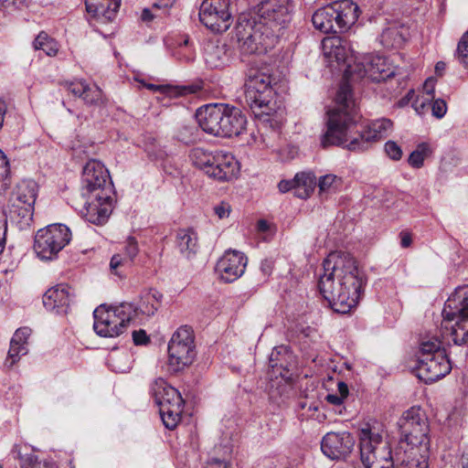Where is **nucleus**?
Instances as JSON below:
<instances>
[{
    "label": "nucleus",
    "instance_id": "f257e3e1",
    "mask_svg": "<svg viewBox=\"0 0 468 468\" xmlns=\"http://www.w3.org/2000/svg\"><path fill=\"white\" fill-rule=\"evenodd\" d=\"M392 73L386 69V60L380 56L365 55L360 61L347 67L335 96V107L327 112L326 132L323 134V144H339L347 140V131L357 114V104L354 98L350 81L368 78L379 82Z\"/></svg>",
    "mask_w": 468,
    "mask_h": 468
},
{
    "label": "nucleus",
    "instance_id": "f03ea898",
    "mask_svg": "<svg viewBox=\"0 0 468 468\" xmlns=\"http://www.w3.org/2000/svg\"><path fill=\"white\" fill-rule=\"evenodd\" d=\"M318 288L334 312L347 314L363 293L367 279L349 253L332 252L324 261Z\"/></svg>",
    "mask_w": 468,
    "mask_h": 468
},
{
    "label": "nucleus",
    "instance_id": "7ed1b4c3",
    "mask_svg": "<svg viewBox=\"0 0 468 468\" xmlns=\"http://www.w3.org/2000/svg\"><path fill=\"white\" fill-rule=\"evenodd\" d=\"M197 119L205 133L218 137L239 135L247 123L242 112L228 104H208L201 107L197 112Z\"/></svg>",
    "mask_w": 468,
    "mask_h": 468
},
{
    "label": "nucleus",
    "instance_id": "20e7f679",
    "mask_svg": "<svg viewBox=\"0 0 468 468\" xmlns=\"http://www.w3.org/2000/svg\"><path fill=\"white\" fill-rule=\"evenodd\" d=\"M382 425L366 423L358 431L360 459L365 468H395L394 453L384 441Z\"/></svg>",
    "mask_w": 468,
    "mask_h": 468
},
{
    "label": "nucleus",
    "instance_id": "39448f33",
    "mask_svg": "<svg viewBox=\"0 0 468 468\" xmlns=\"http://www.w3.org/2000/svg\"><path fill=\"white\" fill-rule=\"evenodd\" d=\"M235 37L241 55L261 54L273 45V29L257 17L242 14L235 27Z\"/></svg>",
    "mask_w": 468,
    "mask_h": 468
},
{
    "label": "nucleus",
    "instance_id": "423d86ee",
    "mask_svg": "<svg viewBox=\"0 0 468 468\" xmlns=\"http://www.w3.org/2000/svg\"><path fill=\"white\" fill-rule=\"evenodd\" d=\"M271 76L268 70L250 68L245 81V101L254 115L271 122L274 111L272 106Z\"/></svg>",
    "mask_w": 468,
    "mask_h": 468
},
{
    "label": "nucleus",
    "instance_id": "0eeeda50",
    "mask_svg": "<svg viewBox=\"0 0 468 468\" xmlns=\"http://www.w3.org/2000/svg\"><path fill=\"white\" fill-rule=\"evenodd\" d=\"M193 165L203 170L209 177L218 181H229L239 173V163L225 152H209L202 147L193 148L189 153Z\"/></svg>",
    "mask_w": 468,
    "mask_h": 468
},
{
    "label": "nucleus",
    "instance_id": "6e6552de",
    "mask_svg": "<svg viewBox=\"0 0 468 468\" xmlns=\"http://www.w3.org/2000/svg\"><path fill=\"white\" fill-rule=\"evenodd\" d=\"M398 424L400 440L396 449L418 450L421 452H427L430 443L428 437L429 425L420 408L412 407L406 410Z\"/></svg>",
    "mask_w": 468,
    "mask_h": 468
},
{
    "label": "nucleus",
    "instance_id": "1a4fd4ad",
    "mask_svg": "<svg viewBox=\"0 0 468 468\" xmlns=\"http://www.w3.org/2000/svg\"><path fill=\"white\" fill-rule=\"evenodd\" d=\"M169 367L175 372L183 370L194 362L197 351L190 327L182 326L172 335L168 344Z\"/></svg>",
    "mask_w": 468,
    "mask_h": 468
},
{
    "label": "nucleus",
    "instance_id": "9d476101",
    "mask_svg": "<svg viewBox=\"0 0 468 468\" xmlns=\"http://www.w3.org/2000/svg\"><path fill=\"white\" fill-rule=\"evenodd\" d=\"M69 229L52 224L39 229L35 236L34 250L41 260H52L70 241Z\"/></svg>",
    "mask_w": 468,
    "mask_h": 468
},
{
    "label": "nucleus",
    "instance_id": "9b49d317",
    "mask_svg": "<svg viewBox=\"0 0 468 468\" xmlns=\"http://www.w3.org/2000/svg\"><path fill=\"white\" fill-rule=\"evenodd\" d=\"M234 7V0H204L199 8V20L212 32H225L232 24Z\"/></svg>",
    "mask_w": 468,
    "mask_h": 468
},
{
    "label": "nucleus",
    "instance_id": "f8f14e48",
    "mask_svg": "<svg viewBox=\"0 0 468 468\" xmlns=\"http://www.w3.org/2000/svg\"><path fill=\"white\" fill-rule=\"evenodd\" d=\"M125 306L106 308L100 305L93 312V328L97 335L103 337H115L127 328L131 316L124 311Z\"/></svg>",
    "mask_w": 468,
    "mask_h": 468
},
{
    "label": "nucleus",
    "instance_id": "ddd939ff",
    "mask_svg": "<svg viewBox=\"0 0 468 468\" xmlns=\"http://www.w3.org/2000/svg\"><path fill=\"white\" fill-rule=\"evenodd\" d=\"M112 192L109 171L101 162L89 161L82 172V196L93 194L96 198L108 200Z\"/></svg>",
    "mask_w": 468,
    "mask_h": 468
},
{
    "label": "nucleus",
    "instance_id": "4468645a",
    "mask_svg": "<svg viewBox=\"0 0 468 468\" xmlns=\"http://www.w3.org/2000/svg\"><path fill=\"white\" fill-rule=\"evenodd\" d=\"M358 116V113L354 119V122L350 125L346 138L345 142L339 144L338 145H342L348 142L347 148L351 151H364L369 147V144L373 142H377L383 138L388 137L392 130L393 123L389 119H381L373 122L367 128V130L364 131L358 137H355L353 139L350 138L349 133L350 129L356 123V119ZM321 145L325 148L329 145H334L333 144H329L327 145L323 144V138L321 139Z\"/></svg>",
    "mask_w": 468,
    "mask_h": 468
},
{
    "label": "nucleus",
    "instance_id": "2eb2a0df",
    "mask_svg": "<svg viewBox=\"0 0 468 468\" xmlns=\"http://www.w3.org/2000/svg\"><path fill=\"white\" fill-rule=\"evenodd\" d=\"M452 350L438 352L433 356H419L418 377L425 383H431L445 377L452 369L450 356Z\"/></svg>",
    "mask_w": 468,
    "mask_h": 468
},
{
    "label": "nucleus",
    "instance_id": "dca6fc26",
    "mask_svg": "<svg viewBox=\"0 0 468 468\" xmlns=\"http://www.w3.org/2000/svg\"><path fill=\"white\" fill-rule=\"evenodd\" d=\"M292 5L290 0H263L257 6L253 17L262 21L271 28L283 27L291 21Z\"/></svg>",
    "mask_w": 468,
    "mask_h": 468
},
{
    "label": "nucleus",
    "instance_id": "f3484780",
    "mask_svg": "<svg viewBox=\"0 0 468 468\" xmlns=\"http://www.w3.org/2000/svg\"><path fill=\"white\" fill-rule=\"evenodd\" d=\"M355 439L351 433L328 432L321 441V450L323 453L331 460H344L353 451Z\"/></svg>",
    "mask_w": 468,
    "mask_h": 468
},
{
    "label": "nucleus",
    "instance_id": "a211bd4d",
    "mask_svg": "<svg viewBox=\"0 0 468 468\" xmlns=\"http://www.w3.org/2000/svg\"><path fill=\"white\" fill-rule=\"evenodd\" d=\"M248 259L244 253L236 250H227L218 260L216 270L226 282L239 279L245 271Z\"/></svg>",
    "mask_w": 468,
    "mask_h": 468
},
{
    "label": "nucleus",
    "instance_id": "6ab92c4d",
    "mask_svg": "<svg viewBox=\"0 0 468 468\" xmlns=\"http://www.w3.org/2000/svg\"><path fill=\"white\" fill-rule=\"evenodd\" d=\"M441 314L443 323L468 321V291L457 289L445 302Z\"/></svg>",
    "mask_w": 468,
    "mask_h": 468
},
{
    "label": "nucleus",
    "instance_id": "aec40b11",
    "mask_svg": "<svg viewBox=\"0 0 468 468\" xmlns=\"http://www.w3.org/2000/svg\"><path fill=\"white\" fill-rule=\"evenodd\" d=\"M84 197L87 200L80 210L81 216L92 224H104L112 211V197H110L108 200L99 199L93 194H86Z\"/></svg>",
    "mask_w": 468,
    "mask_h": 468
},
{
    "label": "nucleus",
    "instance_id": "412c9836",
    "mask_svg": "<svg viewBox=\"0 0 468 468\" xmlns=\"http://www.w3.org/2000/svg\"><path fill=\"white\" fill-rule=\"evenodd\" d=\"M337 32L348 30L358 19L359 6L351 0H340L331 4Z\"/></svg>",
    "mask_w": 468,
    "mask_h": 468
},
{
    "label": "nucleus",
    "instance_id": "4be33fe9",
    "mask_svg": "<svg viewBox=\"0 0 468 468\" xmlns=\"http://www.w3.org/2000/svg\"><path fill=\"white\" fill-rule=\"evenodd\" d=\"M71 301L69 288L65 284L50 288L43 295L46 309L59 315L68 314Z\"/></svg>",
    "mask_w": 468,
    "mask_h": 468
},
{
    "label": "nucleus",
    "instance_id": "5701e85b",
    "mask_svg": "<svg viewBox=\"0 0 468 468\" xmlns=\"http://www.w3.org/2000/svg\"><path fill=\"white\" fill-rule=\"evenodd\" d=\"M121 0H85L87 12L91 16L96 24L112 22L117 15Z\"/></svg>",
    "mask_w": 468,
    "mask_h": 468
},
{
    "label": "nucleus",
    "instance_id": "b1692460",
    "mask_svg": "<svg viewBox=\"0 0 468 468\" xmlns=\"http://www.w3.org/2000/svg\"><path fill=\"white\" fill-rule=\"evenodd\" d=\"M315 185V177L313 174L298 173L292 180H282L278 187L282 193L292 190L295 197L305 199L313 193Z\"/></svg>",
    "mask_w": 468,
    "mask_h": 468
},
{
    "label": "nucleus",
    "instance_id": "393cba45",
    "mask_svg": "<svg viewBox=\"0 0 468 468\" xmlns=\"http://www.w3.org/2000/svg\"><path fill=\"white\" fill-rule=\"evenodd\" d=\"M270 367L283 379H291L290 371L295 367V358L287 346L274 347L270 355Z\"/></svg>",
    "mask_w": 468,
    "mask_h": 468
},
{
    "label": "nucleus",
    "instance_id": "a878e982",
    "mask_svg": "<svg viewBox=\"0 0 468 468\" xmlns=\"http://www.w3.org/2000/svg\"><path fill=\"white\" fill-rule=\"evenodd\" d=\"M152 394L159 409L184 404V400L178 390L168 385L163 378H157L154 381L152 385Z\"/></svg>",
    "mask_w": 468,
    "mask_h": 468
},
{
    "label": "nucleus",
    "instance_id": "bb28decb",
    "mask_svg": "<svg viewBox=\"0 0 468 468\" xmlns=\"http://www.w3.org/2000/svg\"><path fill=\"white\" fill-rule=\"evenodd\" d=\"M324 57L336 62H347L351 57V49L346 39L340 37H326L322 41Z\"/></svg>",
    "mask_w": 468,
    "mask_h": 468
},
{
    "label": "nucleus",
    "instance_id": "cd10ccee",
    "mask_svg": "<svg viewBox=\"0 0 468 468\" xmlns=\"http://www.w3.org/2000/svg\"><path fill=\"white\" fill-rule=\"evenodd\" d=\"M441 324L442 338L448 345L447 350H452L451 342L454 346H461L468 343V321H456L454 324Z\"/></svg>",
    "mask_w": 468,
    "mask_h": 468
},
{
    "label": "nucleus",
    "instance_id": "c85d7f7f",
    "mask_svg": "<svg viewBox=\"0 0 468 468\" xmlns=\"http://www.w3.org/2000/svg\"><path fill=\"white\" fill-rule=\"evenodd\" d=\"M393 453L395 468H428L426 452L395 449Z\"/></svg>",
    "mask_w": 468,
    "mask_h": 468
},
{
    "label": "nucleus",
    "instance_id": "c756f323",
    "mask_svg": "<svg viewBox=\"0 0 468 468\" xmlns=\"http://www.w3.org/2000/svg\"><path fill=\"white\" fill-rule=\"evenodd\" d=\"M37 192L38 186L36 181L30 179L22 180L16 185L11 202L22 205H35Z\"/></svg>",
    "mask_w": 468,
    "mask_h": 468
},
{
    "label": "nucleus",
    "instance_id": "7c9ffc66",
    "mask_svg": "<svg viewBox=\"0 0 468 468\" xmlns=\"http://www.w3.org/2000/svg\"><path fill=\"white\" fill-rule=\"evenodd\" d=\"M314 27L324 33H337L334 11L331 5L314 12L312 17Z\"/></svg>",
    "mask_w": 468,
    "mask_h": 468
},
{
    "label": "nucleus",
    "instance_id": "2f4dec72",
    "mask_svg": "<svg viewBox=\"0 0 468 468\" xmlns=\"http://www.w3.org/2000/svg\"><path fill=\"white\" fill-rule=\"evenodd\" d=\"M11 220L19 229H26L30 227L33 221L34 205H22L11 202Z\"/></svg>",
    "mask_w": 468,
    "mask_h": 468
},
{
    "label": "nucleus",
    "instance_id": "473e14b6",
    "mask_svg": "<svg viewBox=\"0 0 468 468\" xmlns=\"http://www.w3.org/2000/svg\"><path fill=\"white\" fill-rule=\"evenodd\" d=\"M176 245L186 258L195 255L197 250V237L192 229H180L176 234Z\"/></svg>",
    "mask_w": 468,
    "mask_h": 468
},
{
    "label": "nucleus",
    "instance_id": "72a5a7b5",
    "mask_svg": "<svg viewBox=\"0 0 468 468\" xmlns=\"http://www.w3.org/2000/svg\"><path fill=\"white\" fill-rule=\"evenodd\" d=\"M405 28L396 25L387 27L380 36L381 44L388 48H400L405 41Z\"/></svg>",
    "mask_w": 468,
    "mask_h": 468
},
{
    "label": "nucleus",
    "instance_id": "f704fd0d",
    "mask_svg": "<svg viewBox=\"0 0 468 468\" xmlns=\"http://www.w3.org/2000/svg\"><path fill=\"white\" fill-rule=\"evenodd\" d=\"M144 87L153 91H160L170 97L186 96L187 94H193L200 90V87L196 85L187 86H171V85H155L146 84L142 81Z\"/></svg>",
    "mask_w": 468,
    "mask_h": 468
},
{
    "label": "nucleus",
    "instance_id": "c9c22d12",
    "mask_svg": "<svg viewBox=\"0 0 468 468\" xmlns=\"http://www.w3.org/2000/svg\"><path fill=\"white\" fill-rule=\"evenodd\" d=\"M206 63L210 68L221 67L227 58L226 48L214 43H208L204 49Z\"/></svg>",
    "mask_w": 468,
    "mask_h": 468
},
{
    "label": "nucleus",
    "instance_id": "e433bc0d",
    "mask_svg": "<svg viewBox=\"0 0 468 468\" xmlns=\"http://www.w3.org/2000/svg\"><path fill=\"white\" fill-rule=\"evenodd\" d=\"M183 409L184 404L159 409L160 417L167 429L174 430L177 426L181 420Z\"/></svg>",
    "mask_w": 468,
    "mask_h": 468
},
{
    "label": "nucleus",
    "instance_id": "4c0bfd02",
    "mask_svg": "<svg viewBox=\"0 0 468 468\" xmlns=\"http://www.w3.org/2000/svg\"><path fill=\"white\" fill-rule=\"evenodd\" d=\"M35 50H42L47 56L54 57L58 51L57 41L46 32L41 31L33 41Z\"/></svg>",
    "mask_w": 468,
    "mask_h": 468
},
{
    "label": "nucleus",
    "instance_id": "58836bf2",
    "mask_svg": "<svg viewBox=\"0 0 468 468\" xmlns=\"http://www.w3.org/2000/svg\"><path fill=\"white\" fill-rule=\"evenodd\" d=\"M431 150L427 143L420 144L417 148L410 154L408 163L413 168L423 166L424 160L430 156Z\"/></svg>",
    "mask_w": 468,
    "mask_h": 468
},
{
    "label": "nucleus",
    "instance_id": "ea45409f",
    "mask_svg": "<svg viewBox=\"0 0 468 468\" xmlns=\"http://www.w3.org/2000/svg\"><path fill=\"white\" fill-rule=\"evenodd\" d=\"M81 99L88 105L101 107L106 103L103 92L97 85L90 86L87 84Z\"/></svg>",
    "mask_w": 468,
    "mask_h": 468
},
{
    "label": "nucleus",
    "instance_id": "a19ab883",
    "mask_svg": "<svg viewBox=\"0 0 468 468\" xmlns=\"http://www.w3.org/2000/svg\"><path fill=\"white\" fill-rule=\"evenodd\" d=\"M12 184L9 162L2 150H0V195L5 194Z\"/></svg>",
    "mask_w": 468,
    "mask_h": 468
},
{
    "label": "nucleus",
    "instance_id": "79ce46f5",
    "mask_svg": "<svg viewBox=\"0 0 468 468\" xmlns=\"http://www.w3.org/2000/svg\"><path fill=\"white\" fill-rule=\"evenodd\" d=\"M132 266L131 260H127L122 254H114L110 261V270L112 273L120 278L126 275V271Z\"/></svg>",
    "mask_w": 468,
    "mask_h": 468
},
{
    "label": "nucleus",
    "instance_id": "37998d69",
    "mask_svg": "<svg viewBox=\"0 0 468 468\" xmlns=\"http://www.w3.org/2000/svg\"><path fill=\"white\" fill-rule=\"evenodd\" d=\"M27 353V346H22L17 342L15 344L13 343V339H11L5 366L7 367H12L14 364L19 360L20 356L26 355Z\"/></svg>",
    "mask_w": 468,
    "mask_h": 468
},
{
    "label": "nucleus",
    "instance_id": "c03bdc74",
    "mask_svg": "<svg viewBox=\"0 0 468 468\" xmlns=\"http://www.w3.org/2000/svg\"><path fill=\"white\" fill-rule=\"evenodd\" d=\"M455 58L465 69H468V30L461 37Z\"/></svg>",
    "mask_w": 468,
    "mask_h": 468
},
{
    "label": "nucleus",
    "instance_id": "a18cd8bd",
    "mask_svg": "<svg viewBox=\"0 0 468 468\" xmlns=\"http://www.w3.org/2000/svg\"><path fill=\"white\" fill-rule=\"evenodd\" d=\"M342 184L340 177L328 174L320 177L318 186L321 192L336 189Z\"/></svg>",
    "mask_w": 468,
    "mask_h": 468
},
{
    "label": "nucleus",
    "instance_id": "49530a36",
    "mask_svg": "<svg viewBox=\"0 0 468 468\" xmlns=\"http://www.w3.org/2000/svg\"><path fill=\"white\" fill-rule=\"evenodd\" d=\"M441 343L437 340L422 342L420 356H433V355L438 352H448L444 346L441 347Z\"/></svg>",
    "mask_w": 468,
    "mask_h": 468
},
{
    "label": "nucleus",
    "instance_id": "de8ad7c7",
    "mask_svg": "<svg viewBox=\"0 0 468 468\" xmlns=\"http://www.w3.org/2000/svg\"><path fill=\"white\" fill-rule=\"evenodd\" d=\"M87 84L88 83L84 80H75V81H71V82H66L65 88L73 96L82 98V95L85 91Z\"/></svg>",
    "mask_w": 468,
    "mask_h": 468
},
{
    "label": "nucleus",
    "instance_id": "09e8293b",
    "mask_svg": "<svg viewBox=\"0 0 468 468\" xmlns=\"http://www.w3.org/2000/svg\"><path fill=\"white\" fill-rule=\"evenodd\" d=\"M385 152L388 156L394 161H399L402 157V150L394 141H388L385 144Z\"/></svg>",
    "mask_w": 468,
    "mask_h": 468
},
{
    "label": "nucleus",
    "instance_id": "8fccbe9b",
    "mask_svg": "<svg viewBox=\"0 0 468 468\" xmlns=\"http://www.w3.org/2000/svg\"><path fill=\"white\" fill-rule=\"evenodd\" d=\"M31 332L32 330L27 326L18 328L12 337L13 343L16 344L17 342L22 346H27V338L31 335Z\"/></svg>",
    "mask_w": 468,
    "mask_h": 468
},
{
    "label": "nucleus",
    "instance_id": "3c124183",
    "mask_svg": "<svg viewBox=\"0 0 468 468\" xmlns=\"http://www.w3.org/2000/svg\"><path fill=\"white\" fill-rule=\"evenodd\" d=\"M138 245L137 241L134 238L129 237L126 240V245L124 247V252L125 256L124 258H127V260H131V263H133V259L136 257L138 253Z\"/></svg>",
    "mask_w": 468,
    "mask_h": 468
},
{
    "label": "nucleus",
    "instance_id": "603ef678",
    "mask_svg": "<svg viewBox=\"0 0 468 468\" xmlns=\"http://www.w3.org/2000/svg\"><path fill=\"white\" fill-rule=\"evenodd\" d=\"M193 135H194V127L183 125L180 127L176 133V138L178 141L183 142L185 144H189L193 141Z\"/></svg>",
    "mask_w": 468,
    "mask_h": 468
},
{
    "label": "nucleus",
    "instance_id": "864d4df0",
    "mask_svg": "<svg viewBox=\"0 0 468 468\" xmlns=\"http://www.w3.org/2000/svg\"><path fill=\"white\" fill-rule=\"evenodd\" d=\"M7 231V219L4 211L0 208V253L5 245V235Z\"/></svg>",
    "mask_w": 468,
    "mask_h": 468
},
{
    "label": "nucleus",
    "instance_id": "5fc2aeb1",
    "mask_svg": "<svg viewBox=\"0 0 468 468\" xmlns=\"http://www.w3.org/2000/svg\"><path fill=\"white\" fill-rule=\"evenodd\" d=\"M432 115L436 118H442L447 111L446 102L443 100H436L431 105Z\"/></svg>",
    "mask_w": 468,
    "mask_h": 468
},
{
    "label": "nucleus",
    "instance_id": "6e6d98bb",
    "mask_svg": "<svg viewBox=\"0 0 468 468\" xmlns=\"http://www.w3.org/2000/svg\"><path fill=\"white\" fill-rule=\"evenodd\" d=\"M20 465L21 468H36L38 463L37 457L34 454H27L25 456H20Z\"/></svg>",
    "mask_w": 468,
    "mask_h": 468
},
{
    "label": "nucleus",
    "instance_id": "4d7b16f0",
    "mask_svg": "<svg viewBox=\"0 0 468 468\" xmlns=\"http://www.w3.org/2000/svg\"><path fill=\"white\" fill-rule=\"evenodd\" d=\"M32 0H0V5L8 8H22L27 6Z\"/></svg>",
    "mask_w": 468,
    "mask_h": 468
},
{
    "label": "nucleus",
    "instance_id": "13d9d810",
    "mask_svg": "<svg viewBox=\"0 0 468 468\" xmlns=\"http://www.w3.org/2000/svg\"><path fill=\"white\" fill-rule=\"evenodd\" d=\"M133 340L134 345L139 346V345H144L147 342H149V337L147 336L145 331L141 329V330L133 332Z\"/></svg>",
    "mask_w": 468,
    "mask_h": 468
},
{
    "label": "nucleus",
    "instance_id": "bf43d9fd",
    "mask_svg": "<svg viewBox=\"0 0 468 468\" xmlns=\"http://www.w3.org/2000/svg\"><path fill=\"white\" fill-rule=\"evenodd\" d=\"M160 307V303H155L154 302L148 303L146 300L142 304V312L146 314L147 315H153Z\"/></svg>",
    "mask_w": 468,
    "mask_h": 468
},
{
    "label": "nucleus",
    "instance_id": "052dcab7",
    "mask_svg": "<svg viewBox=\"0 0 468 468\" xmlns=\"http://www.w3.org/2000/svg\"><path fill=\"white\" fill-rule=\"evenodd\" d=\"M176 0H156L153 5V8L167 10L171 8Z\"/></svg>",
    "mask_w": 468,
    "mask_h": 468
},
{
    "label": "nucleus",
    "instance_id": "680f3d73",
    "mask_svg": "<svg viewBox=\"0 0 468 468\" xmlns=\"http://www.w3.org/2000/svg\"><path fill=\"white\" fill-rule=\"evenodd\" d=\"M215 213L218 216L219 218H226L229 214V206L228 204L222 203L220 206L215 207Z\"/></svg>",
    "mask_w": 468,
    "mask_h": 468
},
{
    "label": "nucleus",
    "instance_id": "e2e57ef3",
    "mask_svg": "<svg viewBox=\"0 0 468 468\" xmlns=\"http://www.w3.org/2000/svg\"><path fill=\"white\" fill-rule=\"evenodd\" d=\"M345 398L338 394H328L325 397V401L335 406H339L343 403Z\"/></svg>",
    "mask_w": 468,
    "mask_h": 468
},
{
    "label": "nucleus",
    "instance_id": "0e129e2a",
    "mask_svg": "<svg viewBox=\"0 0 468 468\" xmlns=\"http://www.w3.org/2000/svg\"><path fill=\"white\" fill-rule=\"evenodd\" d=\"M400 244L403 248H409L411 245L412 238L410 232L401 231L400 234Z\"/></svg>",
    "mask_w": 468,
    "mask_h": 468
},
{
    "label": "nucleus",
    "instance_id": "69168bd1",
    "mask_svg": "<svg viewBox=\"0 0 468 468\" xmlns=\"http://www.w3.org/2000/svg\"><path fill=\"white\" fill-rule=\"evenodd\" d=\"M206 468H229V465L224 461L214 459L207 463Z\"/></svg>",
    "mask_w": 468,
    "mask_h": 468
},
{
    "label": "nucleus",
    "instance_id": "338daca9",
    "mask_svg": "<svg viewBox=\"0 0 468 468\" xmlns=\"http://www.w3.org/2000/svg\"><path fill=\"white\" fill-rule=\"evenodd\" d=\"M434 85H435V80L433 78H429L426 80L423 90L428 95H432L434 92Z\"/></svg>",
    "mask_w": 468,
    "mask_h": 468
},
{
    "label": "nucleus",
    "instance_id": "774afa93",
    "mask_svg": "<svg viewBox=\"0 0 468 468\" xmlns=\"http://www.w3.org/2000/svg\"><path fill=\"white\" fill-rule=\"evenodd\" d=\"M272 261H269V260H264L262 262H261V270L262 271V272L264 274H270L271 270H272Z\"/></svg>",
    "mask_w": 468,
    "mask_h": 468
}]
</instances>
